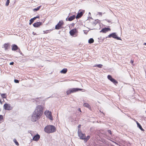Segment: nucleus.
I'll return each mask as SVG.
<instances>
[{"label": "nucleus", "mask_w": 146, "mask_h": 146, "mask_svg": "<svg viewBox=\"0 0 146 146\" xmlns=\"http://www.w3.org/2000/svg\"><path fill=\"white\" fill-rule=\"evenodd\" d=\"M42 109L41 106L38 105L36 107L31 118L33 122H35L38 119L42 113Z\"/></svg>", "instance_id": "f257e3e1"}, {"label": "nucleus", "mask_w": 146, "mask_h": 146, "mask_svg": "<svg viewBox=\"0 0 146 146\" xmlns=\"http://www.w3.org/2000/svg\"><path fill=\"white\" fill-rule=\"evenodd\" d=\"M56 129L55 127L52 125H48L46 126L44 128V131L47 133H50L56 131Z\"/></svg>", "instance_id": "f03ea898"}, {"label": "nucleus", "mask_w": 146, "mask_h": 146, "mask_svg": "<svg viewBox=\"0 0 146 146\" xmlns=\"http://www.w3.org/2000/svg\"><path fill=\"white\" fill-rule=\"evenodd\" d=\"M81 90V89L78 88H71L66 92V94L67 95H69L71 93L76 92L79 90Z\"/></svg>", "instance_id": "7ed1b4c3"}, {"label": "nucleus", "mask_w": 146, "mask_h": 146, "mask_svg": "<svg viewBox=\"0 0 146 146\" xmlns=\"http://www.w3.org/2000/svg\"><path fill=\"white\" fill-rule=\"evenodd\" d=\"M111 37H112L113 38L116 39L118 40H121L120 38L117 36L116 34L115 33L110 34L107 37V38H110Z\"/></svg>", "instance_id": "20e7f679"}, {"label": "nucleus", "mask_w": 146, "mask_h": 146, "mask_svg": "<svg viewBox=\"0 0 146 146\" xmlns=\"http://www.w3.org/2000/svg\"><path fill=\"white\" fill-rule=\"evenodd\" d=\"M64 22L62 21H59L58 23L55 26V29L57 30H58L62 28V25L64 24Z\"/></svg>", "instance_id": "39448f33"}, {"label": "nucleus", "mask_w": 146, "mask_h": 146, "mask_svg": "<svg viewBox=\"0 0 146 146\" xmlns=\"http://www.w3.org/2000/svg\"><path fill=\"white\" fill-rule=\"evenodd\" d=\"M78 135L80 139L84 140L85 138V134H83L81 130H79L78 131Z\"/></svg>", "instance_id": "423d86ee"}, {"label": "nucleus", "mask_w": 146, "mask_h": 146, "mask_svg": "<svg viewBox=\"0 0 146 146\" xmlns=\"http://www.w3.org/2000/svg\"><path fill=\"white\" fill-rule=\"evenodd\" d=\"M45 115L46 117L49 118L50 120H53V118L52 116L51 112L49 111H45L44 112Z\"/></svg>", "instance_id": "0eeeda50"}, {"label": "nucleus", "mask_w": 146, "mask_h": 146, "mask_svg": "<svg viewBox=\"0 0 146 146\" xmlns=\"http://www.w3.org/2000/svg\"><path fill=\"white\" fill-rule=\"evenodd\" d=\"M3 108L7 110H10L12 109V107L11 106L10 104L7 103L4 104Z\"/></svg>", "instance_id": "6e6552de"}, {"label": "nucleus", "mask_w": 146, "mask_h": 146, "mask_svg": "<svg viewBox=\"0 0 146 146\" xmlns=\"http://www.w3.org/2000/svg\"><path fill=\"white\" fill-rule=\"evenodd\" d=\"M108 78L109 80L114 84H117L118 83V82L114 79L110 75H108Z\"/></svg>", "instance_id": "1a4fd4ad"}, {"label": "nucleus", "mask_w": 146, "mask_h": 146, "mask_svg": "<svg viewBox=\"0 0 146 146\" xmlns=\"http://www.w3.org/2000/svg\"><path fill=\"white\" fill-rule=\"evenodd\" d=\"M77 32V30L76 29H74L71 30L70 31V34L71 36H73L74 34Z\"/></svg>", "instance_id": "9d476101"}, {"label": "nucleus", "mask_w": 146, "mask_h": 146, "mask_svg": "<svg viewBox=\"0 0 146 146\" xmlns=\"http://www.w3.org/2000/svg\"><path fill=\"white\" fill-rule=\"evenodd\" d=\"M42 23L40 22H36L34 23L33 24V26L35 27H38L40 25H41Z\"/></svg>", "instance_id": "9b49d317"}, {"label": "nucleus", "mask_w": 146, "mask_h": 146, "mask_svg": "<svg viewBox=\"0 0 146 146\" xmlns=\"http://www.w3.org/2000/svg\"><path fill=\"white\" fill-rule=\"evenodd\" d=\"M40 138V136L38 134H37L34 136L33 140L35 141H37Z\"/></svg>", "instance_id": "f8f14e48"}, {"label": "nucleus", "mask_w": 146, "mask_h": 146, "mask_svg": "<svg viewBox=\"0 0 146 146\" xmlns=\"http://www.w3.org/2000/svg\"><path fill=\"white\" fill-rule=\"evenodd\" d=\"M110 29L109 28H105L102 29L100 31V32H102L103 33H106L109 31H110Z\"/></svg>", "instance_id": "ddd939ff"}, {"label": "nucleus", "mask_w": 146, "mask_h": 146, "mask_svg": "<svg viewBox=\"0 0 146 146\" xmlns=\"http://www.w3.org/2000/svg\"><path fill=\"white\" fill-rule=\"evenodd\" d=\"M83 14V12L82 11H80V12L78 13L76 17V19H78L80 18Z\"/></svg>", "instance_id": "4468645a"}, {"label": "nucleus", "mask_w": 146, "mask_h": 146, "mask_svg": "<svg viewBox=\"0 0 146 146\" xmlns=\"http://www.w3.org/2000/svg\"><path fill=\"white\" fill-rule=\"evenodd\" d=\"M4 47L5 48V50H7L8 49L9 47L10 46L9 44V43H5L4 44Z\"/></svg>", "instance_id": "2eb2a0df"}, {"label": "nucleus", "mask_w": 146, "mask_h": 146, "mask_svg": "<svg viewBox=\"0 0 146 146\" xmlns=\"http://www.w3.org/2000/svg\"><path fill=\"white\" fill-rule=\"evenodd\" d=\"M12 50H18V48L16 44H13L12 45Z\"/></svg>", "instance_id": "dca6fc26"}, {"label": "nucleus", "mask_w": 146, "mask_h": 146, "mask_svg": "<svg viewBox=\"0 0 146 146\" xmlns=\"http://www.w3.org/2000/svg\"><path fill=\"white\" fill-rule=\"evenodd\" d=\"M136 123L137 125V126L142 131H144V129L142 128V126L137 121H136Z\"/></svg>", "instance_id": "f3484780"}, {"label": "nucleus", "mask_w": 146, "mask_h": 146, "mask_svg": "<svg viewBox=\"0 0 146 146\" xmlns=\"http://www.w3.org/2000/svg\"><path fill=\"white\" fill-rule=\"evenodd\" d=\"M75 15H73L68 18V20L69 21H71L73 20L75 18Z\"/></svg>", "instance_id": "a211bd4d"}, {"label": "nucleus", "mask_w": 146, "mask_h": 146, "mask_svg": "<svg viewBox=\"0 0 146 146\" xmlns=\"http://www.w3.org/2000/svg\"><path fill=\"white\" fill-rule=\"evenodd\" d=\"M67 71V68H64L60 72L61 73L65 74H66Z\"/></svg>", "instance_id": "6ab92c4d"}, {"label": "nucleus", "mask_w": 146, "mask_h": 146, "mask_svg": "<svg viewBox=\"0 0 146 146\" xmlns=\"http://www.w3.org/2000/svg\"><path fill=\"white\" fill-rule=\"evenodd\" d=\"M90 138V136H88L86 137L85 136V138L84 140L85 143L87 142V141Z\"/></svg>", "instance_id": "aec40b11"}, {"label": "nucleus", "mask_w": 146, "mask_h": 146, "mask_svg": "<svg viewBox=\"0 0 146 146\" xmlns=\"http://www.w3.org/2000/svg\"><path fill=\"white\" fill-rule=\"evenodd\" d=\"M35 18H32L30 20V22L29 23V24L30 25H31L32 23L34 22V21L35 20Z\"/></svg>", "instance_id": "412c9836"}, {"label": "nucleus", "mask_w": 146, "mask_h": 146, "mask_svg": "<svg viewBox=\"0 0 146 146\" xmlns=\"http://www.w3.org/2000/svg\"><path fill=\"white\" fill-rule=\"evenodd\" d=\"M94 40L93 38H90L88 40V42L90 44H91L94 42Z\"/></svg>", "instance_id": "4be33fe9"}, {"label": "nucleus", "mask_w": 146, "mask_h": 146, "mask_svg": "<svg viewBox=\"0 0 146 146\" xmlns=\"http://www.w3.org/2000/svg\"><path fill=\"white\" fill-rule=\"evenodd\" d=\"M2 97L3 98H6L7 97L6 94H0Z\"/></svg>", "instance_id": "5701e85b"}, {"label": "nucleus", "mask_w": 146, "mask_h": 146, "mask_svg": "<svg viewBox=\"0 0 146 146\" xmlns=\"http://www.w3.org/2000/svg\"><path fill=\"white\" fill-rule=\"evenodd\" d=\"M83 105L84 107H85L88 108H89L90 107V105L87 103H84Z\"/></svg>", "instance_id": "b1692460"}, {"label": "nucleus", "mask_w": 146, "mask_h": 146, "mask_svg": "<svg viewBox=\"0 0 146 146\" xmlns=\"http://www.w3.org/2000/svg\"><path fill=\"white\" fill-rule=\"evenodd\" d=\"M41 6H38V7H37L36 8H35V9H33V10L34 11H38V10H39V9H40V7H41Z\"/></svg>", "instance_id": "393cba45"}, {"label": "nucleus", "mask_w": 146, "mask_h": 146, "mask_svg": "<svg viewBox=\"0 0 146 146\" xmlns=\"http://www.w3.org/2000/svg\"><path fill=\"white\" fill-rule=\"evenodd\" d=\"M103 66V65L102 64H97V65H96L95 66H97L100 68H102V67Z\"/></svg>", "instance_id": "a878e982"}, {"label": "nucleus", "mask_w": 146, "mask_h": 146, "mask_svg": "<svg viewBox=\"0 0 146 146\" xmlns=\"http://www.w3.org/2000/svg\"><path fill=\"white\" fill-rule=\"evenodd\" d=\"M9 0H7L6 3L5 4V6H7L9 5V4L10 2Z\"/></svg>", "instance_id": "bb28decb"}, {"label": "nucleus", "mask_w": 146, "mask_h": 146, "mask_svg": "<svg viewBox=\"0 0 146 146\" xmlns=\"http://www.w3.org/2000/svg\"><path fill=\"white\" fill-rule=\"evenodd\" d=\"M14 141L16 145H19V143L15 139L14 140Z\"/></svg>", "instance_id": "cd10ccee"}, {"label": "nucleus", "mask_w": 146, "mask_h": 146, "mask_svg": "<svg viewBox=\"0 0 146 146\" xmlns=\"http://www.w3.org/2000/svg\"><path fill=\"white\" fill-rule=\"evenodd\" d=\"M99 21V20L98 19L97 20H95V21L94 22V23L96 25L98 23Z\"/></svg>", "instance_id": "c85d7f7f"}, {"label": "nucleus", "mask_w": 146, "mask_h": 146, "mask_svg": "<svg viewBox=\"0 0 146 146\" xmlns=\"http://www.w3.org/2000/svg\"><path fill=\"white\" fill-rule=\"evenodd\" d=\"M38 100L39 98H36L35 99V100L36 101V102L37 103V104H38V102H39Z\"/></svg>", "instance_id": "c756f323"}, {"label": "nucleus", "mask_w": 146, "mask_h": 146, "mask_svg": "<svg viewBox=\"0 0 146 146\" xmlns=\"http://www.w3.org/2000/svg\"><path fill=\"white\" fill-rule=\"evenodd\" d=\"M14 81L15 82V83H19V80L17 79H15Z\"/></svg>", "instance_id": "7c9ffc66"}, {"label": "nucleus", "mask_w": 146, "mask_h": 146, "mask_svg": "<svg viewBox=\"0 0 146 146\" xmlns=\"http://www.w3.org/2000/svg\"><path fill=\"white\" fill-rule=\"evenodd\" d=\"M3 116L2 115H0V121H1L3 119Z\"/></svg>", "instance_id": "2f4dec72"}, {"label": "nucleus", "mask_w": 146, "mask_h": 146, "mask_svg": "<svg viewBox=\"0 0 146 146\" xmlns=\"http://www.w3.org/2000/svg\"><path fill=\"white\" fill-rule=\"evenodd\" d=\"M29 133L31 134L32 136H33V131H29Z\"/></svg>", "instance_id": "473e14b6"}, {"label": "nucleus", "mask_w": 146, "mask_h": 146, "mask_svg": "<svg viewBox=\"0 0 146 146\" xmlns=\"http://www.w3.org/2000/svg\"><path fill=\"white\" fill-rule=\"evenodd\" d=\"M81 126V125H79L78 126V131L79 130H80V127Z\"/></svg>", "instance_id": "72a5a7b5"}, {"label": "nucleus", "mask_w": 146, "mask_h": 146, "mask_svg": "<svg viewBox=\"0 0 146 146\" xmlns=\"http://www.w3.org/2000/svg\"><path fill=\"white\" fill-rule=\"evenodd\" d=\"M108 132L110 134H111V131L110 130H108Z\"/></svg>", "instance_id": "f704fd0d"}, {"label": "nucleus", "mask_w": 146, "mask_h": 146, "mask_svg": "<svg viewBox=\"0 0 146 146\" xmlns=\"http://www.w3.org/2000/svg\"><path fill=\"white\" fill-rule=\"evenodd\" d=\"M98 13L99 14V15H100V16H102V13L101 12H98Z\"/></svg>", "instance_id": "c9c22d12"}, {"label": "nucleus", "mask_w": 146, "mask_h": 146, "mask_svg": "<svg viewBox=\"0 0 146 146\" xmlns=\"http://www.w3.org/2000/svg\"><path fill=\"white\" fill-rule=\"evenodd\" d=\"M14 63L13 62H11L10 63V64L11 65H13Z\"/></svg>", "instance_id": "e433bc0d"}, {"label": "nucleus", "mask_w": 146, "mask_h": 146, "mask_svg": "<svg viewBox=\"0 0 146 146\" xmlns=\"http://www.w3.org/2000/svg\"><path fill=\"white\" fill-rule=\"evenodd\" d=\"M34 18H35V19H36L37 18H39L40 17H39V16H36V17H34Z\"/></svg>", "instance_id": "4c0bfd02"}, {"label": "nucleus", "mask_w": 146, "mask_h": 146, "mask_svg": "<svg viewBox=\"0 0 146 146\" xmlns=\"http://www.w3.org/2000/svg\"><path fill=\"white\" fill-rule=\"evenodd\" d=\"M130 63L132 64L133 63V61L132 60H131L130 61Z\"/></svg>", "instance_id": "58836bf2"}, {"label": "nucleus", "mask_w": 146, "mask_h": 146, "mask_svg": "<svg viewBox=\"0 0 146 146\" xmlns=\"http://www.w3.org/2000/svg\"><path fill=\"white\" fill-rule=\"evenodd\" d=\"M18 52H20L21 53V54H22V53H21V51L19 49L18 50Z\"/></svg>", "instance_id": "ea45409f"}, {"label": "nucleus", "mask_w": 146, "mask_h": 146, "mask_svg": "<svg viewBox=\"0 0 146 146\" xmlns=\"http://www.w3.org/2000/svg\"><path fill=\"white\" fill-rule=\"evenodd\" d=\"M0 103L2 104L1 101V100L0 99Z\"/></svg>", "instance_id": "a19ab883"}, {"label": "nucleus", "mask_w": 146, "mask_h": 146, "mask_svg": "<svg viewBox=\"0 0 146 146\" xmlns=\"http://www.w3.org/2000/svg\"><path fill=\"white\" fill-rule=\"evenodd\" d=\"M68 17L66 19V21H68Z\"/></svg>", "instance_id": "79ce46f5"}, {"label": "nucleus", "mask_w": 146, "mask_h": 146, "mask_svg": "<svg viewBox=\"0 0 146 146\" xmlns=\"http://www.w3.org/2000/svg\"><path fill=\"white\" fill-rule=\"evenodd\" d=\"M79 110L80 111V112H81V111L80 109V108L79 109Z\"/></svg>", "instance_id": "37998d69"}, {"label": "nucleus", "mask_w": 146, "mask_h": 146, "mask_svg": "<svg viewBox=\"0 0 146 146\" xmlns=\"http://www.w3.org/2000/svg\"><path fill=\"white\" fill-rule=\"evenodd\" d=\"M144 44L146 45V43H145Z\"/></svg>", "instance_id": "c03bdc74"}, {"label": "nucleus", "mask_w": 146, "mask_h": 146, "mask_svg": "<svg viewBox=\"0 0 146 146\" xmlns=\"http://www.w3.org/2000/svg\"><path fill=\"white\" fill-rule=\"evenodd\" d=\"M89 15L90 14L91 15V13L90 12H89Z\"/></svg>", "instance_id": "a18cd8bd"}, {"label": "nucleus", "mask_w": 146, "mask_h": 146, "mask_svg": "<svg viewBox=\"0 0 146 146\" xmlns=\"http://www.w3.org/2000/svg\"><path fill=\"white\" fill-rule=\"evenodd\" d=\"M0 111H1V110H0Z\"/></svg>", "instance_id": "49530a36"}, {"label": "nucleus", "mask_w": 146, "mask_h": 146, "mask_svg": "<svg viewBox=\"0 0 146 146\" xmlns=\"http://www.w3.org/2000/svg\"><path fill=\"white\" fill-rule=\"evenodd\" d=\"M145 112H146V111Z\"/></svg>", "instance_id": "de8ad7c7"}]
</instances>
